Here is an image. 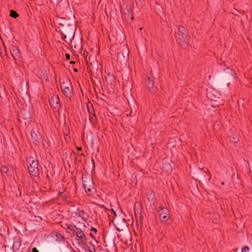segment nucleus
<instances>
[{
  "label": "nucleus",
  "mask_w": 252,
  "mask_h": 252,
  "mask_svg": "<svg viewBox=\"0 0 252 252\" xmlns=\"http://www.w3.org/2000/svg\"><path fill=\"white\" fill-rule=\"evenodd\" d=\"M31 135L34 143L36 145L39 144L40 138L38 134V131L32 130L31 132Z\"/></svg>",
  "instance_id": "nucleus-15"
},
{
  "label": "nucleus",
  "mask_w": 252,
  "mask_h": 252,
  "mask_svg": "<svg viewBox=\"0 0 252 252\" xmlns=\"http://www.w3.org/2000/svg\"><path fill=\"white\" fill-rule=\"evenodd\" d=\"M208 175H210V177H209V180H210V179H211V175H210V173H208Z\"/></svg>",
  "instance_id": "nucleus-39"
},
{
  "label": "nucleus",
  "mask_w": 252,
  "mask_h": 252,
  "mask_svg": "<svg viewBox=\"0 0 252 252\" xmlns=\"http://www.w3.org/2000/svg\"><path fill=\"white\" fill-rule=\"evenodd\" d=\"M74 47L76 50L80 51V53L82 54V52L81 51L83 50V47L82 42L81 41H79L77 44L75 43Z\"/></svg>",
  "instance_id": "nucleus-18"
},
{
  "label": "nucleus",
  "mask_w": 252,
  "mask_h": 252,
  "mask_svg": "<svg viewBox=\"0 0 252 252\" xmlns=\"http://www.w3.org/2000/svg\"><path fill=\"white\" fill-rule=\"evenodd\" d=\"M76 234V239L78 241V244L80 246L85 245L87 244V237L84 233L79 228H76L74 232Z\"/></svg>",
  "instance_id": "nucleus-6"
},
{
  "label": "nucleus",
  "mask_w": 252,
  "mask_h": 252,
  "mask_svg": "<svg viewBox=\"0 0 252 252\" xmlns=\"http://www.w3.org/2000/svg\"><path fill=\"white\" fill-rule=\"evenodd\" d=\"M49 101L52 107L55 109H58L60 108V105L59 103L60 100L59 97L57 95H54L51 97Z\"/></svg>",
  "instance_id": "nucleus-11"
},
{
  "label": "nucleus",
  "mask_w": 252,
  "mask_h": 252,
  "mask_svg": "<svg viewBox=\"0 0 252 252\" xmlns=\"http://www.w3.org/2000/svg\"><path fill=\"white\" fill-rule=\"evenodd\" d=\"M249 249V247L247 246H244L241 250L242 252H246Z\"/></svg>",
  "instance_id": "nucleus-26"
},
{
  "label": "nucleus",
  "mask_w": 252,
  "mask_h": 252,
  "mask_svg": "<svg viewBox=\"0 0 252 252\" xmlns=\"http://www.w3.org/2000/svg\"><path fill=\"white\" fill-rule=\"evenodd\" d=\"M224 72L225 77L227 78H234L236 79L237 78L235 71L232 68L226 67L224 69Z\"/></svg>",
  "instance_id": "nucleus-14"
},
{
  "label": "nucleus",
  "mask_w": 252,
  "mask_h": 252,
  "mask_svg": "<svg viewBox=\"0 0 252 252\" xmlns=\"http://www.w3.org/2000/svg\"><path fill=\"white\" fill-rule=\"evenodd\" d=\"M187 33L185 27L183 25H180L178 27V31L176 32L175 37L177 40H179L180 42H185L187 38Z\"/></svg>",
  "instance_id": "nucleus-7"
},
{
  "label": "nucleus",
  "mask_w": 252,
  "mask_h": 252,
  "mask_svg": "<svg viewBox=\"0 0 252 252\" xmlns=\"http://www.w3.org/2000/svg\"><path fill=\"white\" fill-rule=\"evenodd\" d=\"M27 162L29 164L28 169L29 173L33 176L36 177L39 174V163L37 159L33 157H30L27 159Z\"/></svg>",
  "instance_id": "nucleus-2"
},
{
  "label": "nucleus",
  "mask_w": 252,
  "mask_h": 252,
  "mask_svg": "<svg viewBox=\"0 0 252 252\" xmlns=\"http://www.w3.org/2000/svg\"><path fill=\"white\" fill-rule=\"evenodd\" d=\"M88 53L86 51H83V53L82 55L84 56V57L85 58L86 60H87V57L88 56Z\"/></svg>",
  "instance_id": "nucleus-29"
},
{
  "label": "nucleus",
  "mask_w": 252,
  "mask_h": 252,
  "mask_svg": "<svg viewBox=\"0 0 252 252\" xmlns=\"http://www.w3.org/2000/svg\"><path fill=\"white\" fill-rule=\"evenodd\" d=\"M27 111L26 110L24 109L22 110L21 113L23 114L24 116V119H30L31 117V115L30 114L29 112H28L27 113H26V112Z\"/></svg>",
  "instance_id": "nucleus-21"
},
{
  "label": "nucleus",
  "mask_w": 252,
  "mask_h": 252,
  "mask_svg": "<svg viewBox=\"0 0 252 252\" xmlns=\"http://www.w3.org/2000/svg\"><path fill=\"white\" fill-rule=\"evenodd\" d=\"M45 80L46 81H48V77H47V76H46V78H45Z\"/></svg>",
  "instance_id": "nucleus-40"
},
{
  "label": "nucleus",
  "mask_w": 252,
  "mask_h": 252,
  "mask_svg": "<svg viewBox=\"0 0 252 252\" xmlns=\"http://www.w3.org/2000/svg\"><path fill=\"white\" fill-rule=\"evenodd\" d=\"M111 210H112L113 213L114 214V215L116 216V214L115 212L113 210V209H112Z\"/></svg>",
  "instance_id": "nucleus-34"
},
{
  "label": "nucleus",
  "mask_w": 252,
  "mask_h": 252,
  "mask_svg": "<svg viewBox=\"0 0 252 252\" xmlns=\"http://www.w3.org/2000/svg\"><path fill=\"white\" fill-rule=\"evenodd\" d=\"M77 150H79V151H81L82 150V148L81 147H78L77 148Z\"/></svg>",
  "instance_id": "nucleus-35"
},
{
  "label": "nucleus",
  "mask_w": 252,
  "mask_h": 252,
  "mask_svg": "<svg viewBox=\"0 0 252 252\" xmlns=\"http://www.w3.org/2000/svg\"><path fill=\"white\" fill-rule=\"evenodd\" d=\"M136 0V3L137 5L138 4H141L145 0Z\"/></svg>",
  "instance_id": "nucleus-28"
},
{
  "label": "nucleus",
  "mask_w": 252,
  "mask_h": 252,
  "mask_svg": "<svg viewBox=\"0 0 252 252\" xmlns=\"http://www.w3.org/2000/svg\"><path fill=\"white\" fill-rule=\"evenodd\" d=\"M51 236L52 237H55V241L59 243H63L65 241L64 237L62 234L57 231L52 232L51 233Z\"/></svg>",
  "instance_id": "nucleus-13"
},
{
  "label": "nucleus",
  "mask_w": 252,
  "mask_h": 252,
  "mask_svg": "<svg viewBox=\"0 0 252 252\" xmlns=\"http://www.w3.org/2000/svg\"><path fill=\"white\" fill-rule=\"evenodd\" d=\"M162 169L163 170H165L166 172H168L171 171L172 168L170 163H168L165 165H163Z\"/></svg>",
  "instance_id": "nucleus-20"
},
{
  "label": "nucleus",
  "mask_w": 252,
  "mask_h": 252,
  "mask_svg": "<svg viewBox=\"0 0 252 252\" xmlns=\"http://www.w3.org/2000/svg\"><path fill=\"white\" fill-rule=\"evenodd\" d=\"M221 185H224V183H223V182H222V183H221Z\"/></svg>",
  "instance_id": "nucleus-43"
},
{
  "label": "nucleus",
  "mask_w": 252,
  "mask_h": 252,
  "mask_svg": "<svg viewBox=\"0 0 252 252\" xmlns=\"http://www.w3.org/2000/svg\"><path fill=\"white\" fill-rule=\"evenodd\" d=\"M159 218L162 222L165 223L169 219L170 211L166 207H159L157 210Z\"/></svg>",
  "instance_id": "nucleus-5"
},
{
  "label": "nucleus",
  "mask_w": 252,
  "mask_h": 252,
  "mask_svg": "<svg viewBox=\"0 0 252 252\" xmlns=\"http://www.w3.org/2000/svg\"><path fill=\"white\" fill-rule=\"evenodd\" d=\"M146 83L149 91L153 94L156 93L157 90V88L154 85L153 77L147 76Z\"/></svg>",
  "instance_id": "nucleus-10"
},
{
  "label": "nucleus",
  "mask_w": 252,
  "mask_h": 252,
  "mask_svg": "<svg viewBox=\"0 0 252 252\" xmlns=\"http://www.w3.org/2000/svg\"><path fill=\"white\" fill-rule=\"evenodd\" d=\"M63 26L56 28V31L60 33L62 39L67 42V39L71 43L74 38L76 27L73 23H63Z\"/></svg>",
  "instance_id": "nucleus-1"
},
{
  "label": "nucleus",
  "mask_w": 252,
  "mask_h": 252,
  "mask_svg": "<svg viewBox=\"0 0 252 252\" xmlns=\"http://www.w3.org/2000/svg\"><path fill=\"white\" fill-rule=\"evenodd\" d=\"M62 193V192H59V195H60V194H61Z\"/></svg>",
  "instance_id": "nucleus-44"
},
{
  "label": "nucleus",
  "mask_w": 252,
  "mask_h": 252,
  "mask_svg": "<svg viewBox=\"0 0 252 252\" xmlns=\"http://www.w3.org/2000/svg\"><path fill=\"white\" fill-rule=\"evenodd\" d=\"M75 63V62L71 61V62H70V64H74V63Z\"/></svg>",
  "instance_id": "nucleus-36"
},
{
  "label": "nucleus",
  "mask_w": 252,
  "mask_h": 252,
  "mask_svg": "<svg viewBox=\"0 0 252 252\" xmlns=\"http://www.w3.org/2000/svg\"><path fill=\"white\" fill-rule=\"evenodd\" d=\"M239 140V139L238 135H234L231 138V141L234 143H237L238 142Z\"/></svg>",
  "instance_id": "nucleus-24"
},
{
  "label": "nucleus",
  "mask_w": 252,
  "mask_h": 252,
  "mask_svg": "<svg viewBox=\"0 0 252 252\" xmlns=\"http://www.w3.org/2000/svg\"><path fill=\"white\" fill-rule=\"evenodd\" d=\"M83 187L85 191L88 195H94L96 192V189L94 187V184L92 179L89 178L87 180L83 181Z\"/></svg>",
  "instance_id": "nucleus-4"
},
{
  "label": "nucleus",
  "mask_w": 252,
  "mask_h": 252,
  "mask_svg": "<svg viewBox=\"0 0 252 252\" xmlns=\"http://www.w3.org/2000/svg\"><path fill=\"white\" fill-rule=\"evenodd\" d=\"M10 16L14 18H16L19 16V14L15 11L11 10L10 11Z\"/></svg>",
  "instance_id": "nucleus-23"
},
{
  "label": "nucleus",
  "mask_w": 252,
  "mask_h": 252,
  "mask_svg": "<svg viewBox=\"0 0 252 252\" xmlns=\"http://www.w3.org/2000/svg\"><path fill=\"white\" fill-rule=\"evenodd\" d=\"M90 235L91 237H94V236H93V234H92V233H90Z\"/></svg>",
  "instance_id": "nucleus-41"
},
{
  "label": "nucleus",
  "mask_w": 252,
  "mask_h": 252,
  "mask_svg": "<svg viewBox=\"0 0 252 252\" xmlns=\"http://www.w3.org/2000/svg\"><path fill=\"white\" fill-rule=\"evenodd\" d=\"M10 53L15 63L18 61L21 62L22 61V56L18 47L12 46L10 48Z\"/></svg>",
  "instance_id": "nucleus-9"
},
{
  "label": "nucleus",
  "mask_w": 252,
  "mask_h": 252,
  "mask_svg": "<svg viewBox=\"0 0 252 252\" xmlns=\"http://www.w3.org/2000/svg\"><path fill=\"white\" fill-rule=\"evenodd\" d=\"M4 51L5 54H6V50H5V49H4Z\"/></svg>",
  "instance_id": "nucleus-42"
},
{
  "label": "nucleus",
  "mask_w": 252,
  "mask_h": 252,
  "mask_svg": "<svg viewBox=\"0 0 252 252\" xmlns=\"http://www.w3.org/2000/svg\"><path fill=\"white\" fill-rule=\"evenodd\" d=\"M91 230L92 231H94V232H97V230L96 228H94V227H92V229H91Z\"/></svg>",
  "instance_id": "nucleus-33"
},
{
  "label": "nucleus",
  "mask_w": 252,
  "mask_h": 252,
  "mask_svg": "<svg viewBox=\"0 0 252 252\" xmlns=\"http://www.w3.org/2000/svg\"><path fill=\"white\" fill-rule=\"evenodd\" d=\"M87 109L89 113V121L93 125L95 126L97 123V118L95 115L93 105L92 104H90V105H87Z\"/></svg>",
  "instance_id": "nucleus-8"
},
{
  "label": "nucleus",
  "mask_w": 252,
  "mask_h": 252,
  "mask_svg": "<svg viewBox=\"0 0 252 252\" xmlns=\"http://www.w3.org/2000/svg\"><path fill=\"white\" fill-rule=\"evenodd\" d=\"M70 248L72 250V251H73V252H77L76 251H75V250L72 248V247L71 246H70Z\"/></svg>",
  "instance_id": "nucleus-37"
},
{
  "label": "nucleus",
  "mask_w": 252,
  "mask_h": 252,
  "mask_svg": "<svg viewBox=\"0 0 252 252\" xmlns=\"http://www.w3.org/2000/svg\"><path fill=\"white\" fill-rule=\"evenodd\" d=\"M76 215H78L79 217H80L82 220L85 221H87L89 218V216L87 213L84 212L81 208H78L76 210V212H75Z\"/></svg>",
  "instance_id": "nucleus-12"
},
{
  "label": "nucleus",
  "mask_w": 252,
  "mask_h": 252,
  "mask_svg": "<svg viewBox=\"0 0 252 252\" xmlns=\"http://www.w3.org/2000/svg\"><path fill=\"white\" fill-rule=\"evenodd\" d=\"M62 93L65 97L70 99L73 96V88L70 81L65 79L61 83Z\"/></svg>",
  "instance_id": "nucleus-3"
},
{
  "label": "nucleus",
  "mask_w": 252,
  "mask_h": 252,
  "mask_svg": "<svg viewBox=\"0 0 252 252\" xmlns=\"http://www.w3.org/2000/svg\"><path fill=\"white\" fill-rule=\"evenodd\" d=\"M1 170L4 173H7L8 171V168L6 166H3L2 167Z\"/></svg>",
  "instance_id": "nucleus-27"
},
{
  "label": "nucleus",
  "mask_w": 252,
  "mask_h": 252,
  "mask_svg": "<svg viewBox=\"0 0 252 252\" xmlns=\"http://www.w3.org/2000/svg\"><path fill=\"white\" fill-rule=\"evenodd\" d=\"M57 23L60 25L59 27H63L62 24L63 23H70L69 22L64 18H60L59 21H57Z\"/></svg>",
  "instance_id": "nucleus-22"
},
{
  "label": "nucleus",
  "mask_w": 252,
  "mask_h": 252,
  "mask_svg": "<svg viewBox=\"0 0 252 252\" xmlns=\"http://www.w3.org/2000/svg\"><path fill=\"white\" fill-rule=\"evenodd\" d=\"M32 252H39L37 249L36 248H33L32 249Z\"/></svg>",
  "instance_id": "nucleus-31"
},
{
  "label": "nucleus",
  "mask_w": 252,
  "mask_h": 252,
  "mask_svg": "<svg viewBox=\"0 0 252 252\" xmlns=\"http://www.w3.org/2000/svg\"><path fill=\"white\" fill-rule=\"evenodd\" d=\"M62 227H63L64 228L65 227L67 229L70 230V231H73L74 232L75 231V230H74V228L76 229V228H77L75 225H73L71 224H68L67 223L64 224V225L62 226Z\"/></svg>",
  "instance_id": "nucleus-19"
},
{
  "label": "nucleus",
  "mask_w": 252,
  "mask_h": 252,
  "mask_svg": "<svg viewBox=\"0 0 252 252\" xmlns=\"http://www.w3.org/2000/svg\"><path fill=\"white\" fill-rule=\"evenodd\" d=\"M136 219V221L138 223V221H140V223L141 225V220H142V216L140 215L139 216H137L135 215Z\"/></svg>",
  "instance_id": "nucleus-25"
},
{
  "label": "nucleus",
  "mask_w": 252,
  "mask_h": 252,
  "mask_svg": "<svg viewBox=\"0 0 252 252\" xmlns=\"http://www.w3.org/2000/svg\"><path fill=\"white\" fill-rule=\"evenodd\" d=\"M21 245V240L19 238L14 237L12 248L14 251H18Z\"/></svg>",
  "instance_id": "nucleus-16"
},
{
  "label": "nucleus",
  "mask_w": 252,
  "mask_h": 252,
  "mask_svg": "<svg viewBox=\"0 0 252 252\" xmlns=\"http://www.w3.org/2000/svg\"><path fill=\"white\" fill-rule=\"evenodd\" d=\"M89 252H96L95 249L93 247V250H89Z\"/></svg>",
  "instance_id": "nucleus-32"
},
{
  "label": "nucleus",
  "mask_w": 252,
  "mask_h": 252,
  "mask_svg": "<svg viewBox=\"0 0 252 252\" xmlns=\"http://www.w3.org/2000/svg\"><path fill=\"white\" fill-rule=\"evenodd\" d=\"M74 71L75 72H77V71H78V70H77V69H76V68H74Z\"/></svg>",
  "instance_id": "nucleus-38"
},
{
  "label": "nucleus",
  "mask_w": 252,
  "mask_h": 252,
  "mask_svg": "<svg viewBox=\"0 0 252 252\" xmlns=\"http://www.w3.org/2000/svg\"><path fill=\"white\" fill-rule=\"evenodd\" d=\"M65 57H66L67 60H69L70 59V56L69 54H66L65 55Z\"/></svg>",
  "instance_id": "nucleus-30"
},
{
  "label": "nucleus",
  "mask_w": 252,
  "mask_h": 252,
  "mask_svg": "<svg viewBox=\"0 0 252 252\" xmlns=\"http://www.w3.org/2000/svg\"><path fill=\"white\" fill-rule=\"evenodd\" d=\"M147 198L149 202H153L155 199V194L152 190H149L147 194Z\"/></svg>",
  "instance_id": "nucleus-17"
}]
</instances>
